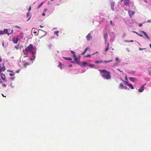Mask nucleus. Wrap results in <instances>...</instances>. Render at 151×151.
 Listing matches in <instances>:
<instances>
[{
	"label": "nucleus",
	"mask_w": 151,
	"mask_h": 151,
	"mask_svg": "<svg viewBox=\"0 0 151 151\" xmlns=\"http://www.w3.org/2000/svg\"><path fill=\"white\" fill-rule=\"evenodd\" d=\"M117 70H118L119 71H120V72H122V71L121 70H120V69H117Z\"/></svg>",
	"instance_id": "0e129e2a"
},
{
	"label": "nucleus",
	"mask_w": 151,
	"mask_h": 151,
	"mask_svg": "<svg viewBox=\"0 0 151 151\" xmlns=\"http://www.w3.org/2000/svg\"><path fill=\"white\" fill-rule=\"evenodd\" d=\"M73 57L74 58V60L75 61H76V63H77L78 65H80L79 60L76 57V55H73Z\"/></svg>",
	"instance_id": "39448f33"
},
{
	"label": "nucleus",
	"mask_w": 151,
	"mask_h": 151,
	"mask_svg": "<svg viewBox=\"0 0 151 151\" xmlns=\"http://www.w3.org/2000/svg\"><path fill=\"white\" fill-rule=\"evenodd\" d=\"M128 86H129L130 88L131 89H133L134 88L133 86L131 83H129V84Z\"/></svg>",
	"instance_id": "412c9836"
},
{
	"label": "nucleus",
	"mask_w": 151,
	"mask_h": 151,
	"mask_svg": "<svg viewBox=\"0 0 151 151\" xmlns=\"http://www.w3.org/2000/svg\"><path fill=\"white\" fill-rule=\"evenodd\" d=\"M31 10V6H30V7L29 8V9H28V11H29H29H30Z\"/></svg>",
	"instance_id": "de8ad7c7"
},
{
	"label": "nucleus",
	"mask_w": 151,
	"mask_h": 151,
	"mask_svg": "<svg viewBox=\"0 0 151 151\" xmlns=\"http://www.w3.org/2000/svg\"><path fill=\"white\" fill-rule=\"evenodd\" d=\"M10 75L11 76H14V74H13L12 73H10Z\"/></svg>",
	"instance_id": "49530a36"
},
{
	"label": "nucleus",
	"mask_w": 151,
	"mask_h": 151,
	"mask_svg": "<svg viewBox=\"0 0 151 151\" xmlns=\"http://www.w3.org/2000/svg\"><path fill=\"white\" fill-rule=\"evenodd\" d=\"M3 32L1 31H0V35H3Z\"/></svg>",
	"instance_id": "c9c22d12"
},
{
	"label": "nucleus",
	"mask_w": 151,
	"mask_h": 151,
	"mask_svg": "<svg viewBox=\"0 0 151 151\" xmlns=\"http://www.w3.org/2000/svg\"><path fill=\"white\" fill-rule=\"evenodd\" d=\"M30 64L28 63H26L24 64V66L25 67H26L27 65H29Z\"/></svg>",
	"instance_id": "cd10ccee"
},
{
	"label": "nucleus",
	"mask_w": 151,
	"mask_h": 151,
	"mask_svg": "<svg viewBox=\"0 0 151 151\" xmlns=\"http://www.w3.org/2000/svg\"><path fill=\"white\" fill-rule=\"evenodd\" d=\"M1 61V58L0 57V62Z\"/></svg>",
	"instance_id": "69168bd1"
},
{
	"label": "nucleus",
	"mask_w": 151,
	"mask_h": 151,
	"mask_svg": "<svg viewBox=\"0 0 151 151\" xmlns=\"http://www.w3.org/2000/svg\"><path fill=\"white\" fill-rule=\"evenodd\" d=\"M1 78H2V80L4 81H7V80L6 79L5 75L4 74L1 73Z\"/></svg>",
	"instance_id": "0eeeda50"
},
{
	"label": "nucleus",
	"mask_w": 151,
	"mask_h": 151,
	"mask_svg": "<svg viewBox=\"0 0 151 151\" xmlns=\"http://www.w3.org/2000/svg\"><path fill=\"white\" fill-rule=\"evenodd\" d=\"M147 22H151V20H149L147 21Z\"/></svg>",
	"instance_id": "13d9d810"
},
{
	"label": "nucleus",
	"mask_w": 151,
	"mask_h": 151,
	"mask_svg": "<svg viewBox=\"0 0 151 151\" xmlns=\"http://www.w3.org/2000/svg\"><path fill=\"white\" fill-rule=\"evenodd\" d=\"M103 62L102 60L100 61H95V63H103Z\"/></svg>",
	"instance_id": "aec40b11"
},
{
	"label": "nucleus",
	"mask_w": 151,
	"mask_h": 151,
	"mask_svg": "<svg viewBox=\"0 0 151 151\" xmlns=\"http://www.w3.org/2000/svg\"><path fill=\"white\" fill-rule=\"evenodd\" d=\"M125 79L126 80H127V76H125Z\"/></svg>",
	"instance_id": "680f3d73"
},
{
	"label": "nucleus",
	"mask_w": 151,
	"mask_h": 151,
	"mask_svg": "<svg viewBox=\"0 0 151 151\" xmlns=\"http://www.w3.org/2000/svg\"><path fill=\"white\" fill-rule=\"evenodd\" d=\"M109 44L108 43L107 44V46L106 47L105 49V51L106 52L108 50V49L109 47Z\"/></svg>",
	"instance_id": "a211bd4d"
},
{
	"label": "nucleus",
	"mask_w": 151,
	"mask_h": 151,
	"mask_svg": "<svg viewBox=\"0 0 151 151\" xmlns=\"http://www.w3.org/2000/svg\"><path fill=\"white\" fill-rule=\"evenodd\" d=\"M108 35L107 33H105L104 35V38L105 40V43H106L107 40L108 38Z\"/></svg>",
	"instance_id": "ddd939ff"
},
{
	"label": "nucleus",
	"mask_w": 151,
	"mask_h": 151,
	"mask_svg": "<svg viewBox=\"0 0 151 151\" xmlns=\"http://www.w3.org/2000/svg\"><path fill=\"white\" fill-rule=\"evenodd\" d=\"M110 23L112 25H113V22H112V20H111L110 21Z\"/></svg>",
	"instance_id": "ea45409f"
},
{
	"label": "nucleus",
	"mask_w": 151,
	"mask_h": 151,
	"mask_svg": "<svg viewBox=\"0 0 151 151\" xmlns=\"http://www.w3.org/2000/svg\"><path fill=\"white\" fill-rule=\"evenodd\" d=\"M35 48L33 47L32 44H30L29 46L25 49V50L27 52H31L33 55H35Z\"/></svg>",
	"instance_id": "f03ea898"
},
{
	"label": "nucleus",
	"mask_w": 151,
	"mask_h": 151,
	"mask_svg": "<svg viewBox=\"0 0 151 151\" xmlns=\"http://www.w3.org/2000/svg\"><path fill=\"white\" fill-rule=\"evenodd\" d=\"M124 86L122 83H120L119 85V88L121 89H123Z\"/></svg>",
	"instance_id": "4be33fe9"
},
{
	"label": "nucleus",
	"mask_w": 151,
	"mask_h": 151,
	"mask_svg": "<svg viewBox=\"0 0 151 151\" xmlns=\"http://www.w3.org/2000/svg\"><path fill=\"white\" fill-rule=\"evenodd\" d=\"M6 70L4 63L0 65V73L1 72L4 71Z\"/></svg>",
	"instance_id": "20e7f679"
},
{
	"label": "nucleus",
	"mask_w": 151,
	"mask_h": 151,
	"mask_svg": "<svg viewBox=\"0 0 151 151\" xmlns=\"http://www.w3.org/2000/svg\"><path fill=\"white\" fill-rule=\"evenodd\" d=\"M27 18H28L27 21H28L31 18V16L30 12H27Z\"/></svg>",
	"instance_id": "4468645a"
},
{
	"label": "nucleus",
	"mask_w": 151,
	"mask_h": 151,
	"mask_svg": "<svg viewBox=\"0 0 151 151\" xmlns=\"http://www.w3.org/2000/svg\"><path fill=\"white\" fill-rule=\"evenodd\" d=\"M19 39L18 37H14L13 39V41L14 43H17Z\"/></svg>",
	"instance_id": "9b49d317"
},
{
	"label": "nucleus",
	"mask_w": 151,
	"mask_h": 151,
	"mask_svg": "<svg viewBox=\"0 0 151 151\" xmlns=\"http://www.w3.org/2000/svg\"><path fill=\"white\" fill-rule=\"evenodd\" d=\"M138 36H139L141 37H143V36H142V35H140V34H138Z\"/></svg>",
	"instance_id": "09e8293b"
},
{
	"label": "nucleus",
	"mask_w": 151,
	"mask_h": 151,
	"mask_svg": "<svg viewBox=\"0 0 151 151\" xmlns=\"http://www.w3.org/2000/svg\"><path fill=\"white\" fill-rule=\"evenodd\" d=\"M54 34L55 35H56L58 37V33H59V31H58L54 32Z\"/></svg>",
	"instance_id": "5701e85b"
},
{
	"label": "nucleus",
	"mask_w": 151,
	"mask_h": 151,
	"mask_svg": "<svg viewBox=\"0 0 151 151\" xmlns=\"http://www.w3.org/2000/svg\"><path fill=\"white\" fill-rule=\"evenodd\" d=\"M111 7H114V2H111Z\"/></svg>",
	"instance_id": "c756f323"
},
{
	"label": "nucleus",
	"mask_w": 151,
	"mask_h": 151,
	"mask_svg": "<svg viewBox=\"0 0 151 151\" xmlns=\"http://www.w3.org/2000/svg\"><path fill=\"white\" fill-rule=\"evenodd\" d=\"M135 13V12L132 11H129L128 14L130 17H132V16Z\"/></svg>",
	"instance_id": "6e6552de"
},
{
	"label": "nucleus",
	"mask_w": 151,
	"mask_h": 151,
	"mask_svg": "<svg viewBox=\"0 0 151 151\" xmlns=\"http://www.w3.org/2000/svg\"><path fill=\"white\" fill-rule=\"evenodd\" d=\"M89 66L90 67L93 68V67L94 66V65H93V64H90L89 65Z\"/></svg>",
	"instance_id": "72a5a7b5"
},
{
	"label": "nucleus",
	"mask_w": 151,
	"mask_h": 151,
	"mask_svg": "<svg viewBox=\"0 0 151 151\" xmlns=\"http://www.w3.org/2000/svg\"><path fill=\"white\" fill-rule=\"evenodd\" d=\"M114 7H111V9L112 10L114 11Z\"/></svg>",
	"instance_id": "6e6d98bb"
},
{
	"label": "nucleus",
	"mask_w": 151,
	"mask_h": 151,
	"mask_svg": "<svg viewBox=\"0 0 151 151\" xmlns=\"http://www.w3.org/2000/svg\"><path fill=\"white\" fill-rule=\"evenodd\" d=\"M63 58L64 59H65V60H72V59L69 58V57H63Z\"/></svg>",
	"instance_id": "6ab92c4d"
},
{
	"label": "nucleus",
	"mask_w": 151,
	"mask_h": 151,
	"mask_svg": "<svg viewBox=\"0 0 151 151\" xmlns=\"http://www.w3.org/2000/svg\"><path fill=\"white\" fill-rule=\"evenodd\" d=\"M113 61L112 60H111L109 61H105L103 62L105 63H108L111 62H112Z\"/></svg>",
	"instance_id": "a878e982"
},
{
	"label": "nucleus",
	"mask_w": 151,
	"mask_h": 151,
	"mask_svg": "<svg viewBox=\"0 0 151 151\" xmlns=\"http://www.w3.org/2000/svg\"><path fill=\"white\" fill-rule=\"evenodd\" d=\"M20 71V70H17L16 71V73H19Z\"/></svg>",
	"instance_id": "8fccbe9b"
},
{
	"label": "nucleus",
	"mask_w": 151,
	"mask_h": 151,
	"mask_svg": "<svg viewBox=\"0 0 151 151\" xmlns=\"http://www.w3.org/2000/svg\"><path fill=\"white\" fill-rule=\"evenodd\" d=\"M144 90V86H142L141 88L138 89V91L140 92H142Z\"/></svg>",
	"instance_id": "2eb2a0df"
},
{
	"label": "nucleus",
	"mask_w": 151,
	"mask_h": 151,
	"mask_svg": "<svg viewBox=\"0 0 151 151\" xmlns=\"http://www.w3.org/2000/svg\"><path fill=\"white\" fill-rule=\"evenodd\" d=\"M142 24H139V27H141L142 26Z\"/></svg>",
	"instance_id": "3c124183"
},
{
	"label": "nucleus",
	"mask_w": 151,
	"mask_h": 151,
	"mask_svg": "<svg viewBox=\"0 0 151 151\" xmlns=\"http://www.w3.org/2000/svg\"><path fill=\"white\" fill-rule=\"evenodd\" d=\"M127 87H125V86H124V88H123V89H127Z\"/></svg>",
	"instance_id": "bf43d9fd"
},
{
	"label": "nucleus",
	"mask_w": 151,
	"mask_h": 151,
	"mask_svg": "<svg viewBox=\"0 0 151 151\" xmlns=\"http://www.w3.org/2000/svg\"><path fill=\"white\" fill-rule=\"evenodd\" d=\"M2 96H4V97H6V96H4V95L3 94H2Z\"/></svg>",
	"instance_id": "338daca9"
},
{
	"label": "nucleus",
	"mask_w": 151,
	"mask_h": 151,
	"mask_svg": "<svg viewBox=\"0 0 151 151\" xmlns=\"http://www.w3.org/2000/svg\"><path fill=\"white\" fill-rule=\"evenodd\" d=\"M129 78L130 81L133 82H134L136 79L135 78H133L131 77H129Z\"/></svg>",
	"instance_id": "f3484780"
},
{
	"label": "nucleus",
	"mask_w": 151,
	"mask_h": 151,
	"mask_svg": "<svg viewBox=\"0 0 151 151\" xmlns=\"http://www.w3.org/2000/svg\"><path fill=\"white\" fill-rule=\"evenodd\" d=\"M37 29L35 28L32 29V32L35 36L38 35V34H39V33H37Z\"/></svg>",
	"instance_id": "423d86ee"
},
{
	"label": "nucleus",
	"mask_w": 151,
	"mask_h": 151,
	"mask_svg": "<svg viewBox=\"0 0 151 151\" xmlns=\"http://www.w3.org/2000/svg\"><path fill=\"white\" fill-rule=\"evenodd\" d=\"M146 36V37H147V38L148 39V40H149L150 39H149V36H148L147 35H147H146L145 36Z\"/></svg>",
	"instance_id": "4c0bfd02"
},
{
	"label": "nucleus",
	"mask_w": 151,
	"mask_h": 151,
	"mask_svg": "<svg viewBox=\"0 0 151 151\" xmlns=\"http://www.w3.org/2000/svg\"><path fill=\"white\" fill-rule=\"evenodd\" d=\"M71 53L73 54V55H75V52L73 51H71Z\"/></svg>",
	"instance_id": "e433bc0d"
},
{
	"label": "nucleus",
	"mask_w": 151,
	"mask_h": 151,
	"mask_svg": "<svg viewBox=\"0 0 151 151\" xmlns=\"http://www.w3.org/2000/svg\"><path fill=\"white\" fill-rule=\"evenodd\" d=\"M58 67H60V69H62V66H61V63L60 62H59V65H58Z\"/></svg>",
	"instance_id": "c85d7f7f"
},
{
	"label": "nucleus",
	"mask_w": 151,
	"mask_h": 151,
	"mask_svg": "<svg viewBox=\"0 0 151 151\" xmlns=\"http://www.w3.org/2000/svg\"><path fill=\"white\" fill-rule=\"evenodd\" d=\"M150 48H151V44H150Z\"/></svg>",
	"instance_id": "774afa93"
},
{
	"label": "nucleus",
	"mask_w": 151,
	"mask_h": 151,
	"mask_svg": "<svg viewBox=\"0 0 151 151\" xmlns=\"http://www.w3.org/2000/svg\"><path fill=\"white\" fill-rule=\"evenodd\" d=\"M35 56L34 55H33L32 58H30V60H31L33 61L35 60Z\"/></svg>",
	"instance_id": "b1692460"
},
{
	"label": "nucleus",
	"mask_w": 151,
	"mask_h": 151,
	"mask_svg": "<svg viewBox=\"0 0 151 151\" xmlns=\"http://www.w3.org/2000/svg\"><path fill=\"white\" fill-rule=\"evenodd\" d=\"M128 42H133V40H131L129 41H127Z\"/></svg>",
	"instance_id": "864d4df0"
},
{
	"label": "nucleus",
	"mask_w": 151,
	"mask_h": 151,
	"mask_svg": "<svg viewBox=\"0 0 151 151\" xmlns=\"http://www.w3.org/2000/svg\"><path fill=\"white\" fill-rule=\"evenodd\" d=\"M8 30L7 29H5L4 30V32L5 33H6L8 34Z\"/></svg>",
	"instance_id": "bb28decb"
},
{
	"label": "nucleus",
	"mask_w": 151,
	"mask_h": 151,
	"mask_svg": "<svg viewBox=\"0 0 151 151\" xmlns=\"http://www.w3.org/2000/svg\"><path fill=\"white\" fill-rule=\"evenodd\" d=\"M14 47L17 49L18 50L19 48V45H16Z\"/></svg>",
	"instance_id": "473e14b6"
},
{
	"label": "nucleus",
	"mask_w": 151,
	"mask_h": 151,
	"mask_svg": "<svg viewBox=\"0 0 151 151\" xmlns=\"http://www.w3.org/2000/svg\"><path fill=\"white\" fill-rule=\"evenodd\" d=\"M13 30H11L10 29H9L8 30V35H9V34L12 33H13Z\"/></svg>",
	"instance_id": "dca6fc26"
},
{
	"label": "nucleus",
	"mask_w": 151,
	"mask_h": 151,
	"mask_svg": "<svg viewBox=\"0 0 151 151\" xmlns=\"http://www.w3.org/2000/svg\"><path fill=\"white\" fill-rule=\"evenodd\" d=\"M124 81L125 83V84L127 85L128 86L129 84L130 83H129L128 81Z\"/></svg>",
	"instance_id": "7c9ffc66"
},
{
	"label": "nucleus",
	"mask_w": 151,
	"mask_h": 151,
	"mask_svg": "<svg viewBox=\"0 0 151 151\" xmlns=\"http://www.w3.org/2000/svg\"><path fill=\"white\" fill-rule=\"evenodd\" d=\"M45 14L44 13H43L42 14V15L43 16H45Z\"/></svg>",
	"instance_id": "5fc2aeb1"
},
{
	"label": "nucleus",
	"mask_w": 151,
	"mask_h": 151,
	"mask_svg": "<svg viewBox=\"0 0 151 151\" xmlns=\"http://www.w3.org/2000/svg\"><path fill=\"white\" fill-rule=\"evenodd\" d=\"M91 56V55L90 54L86 56V57H90Z\"/></svg>",
	"instance_id": "c03bdc74"
},
{
	"label": "nucleus",
	"mask_w": 151,
	"mask_h": 151,
	"mask_svg": "<svg viewBox=\"0 0 151 151\" xmlns=\"http://www.w3.org/2000/svg\"><path fill=\"white\" fill-rule=\"evenodd\" d=\"M15 27H16L18 28H20V27L19 26H16Z\"/></svg>",
	"instance_id": "4d7b16f0"
},
{
	"label": "nucleus",
	"mask_w": 151,
	"mask_h": 151,
	"mask_svg": "<svg viewBox=\"0 0 151 151\" xmlns=\"http://www.w3.org/2000/svg\"><path fill=\"white\" fill-rule=\"evenodd\" d=\"M87 64V63L85 62H83V63H82V65H81V64H80V66H84L86 65Z\"/></svg>",
	"instance_id": "393cba45"
},
{
	"label": "nucleus",
	"mask_w": 151,
	"mask_h": 151,
	"mask_svg": "<svg viewBox=\"0 0 151 151\" xmlns=\"http://www.w3.org/2000/svg\"><path fill=\"white\" fill-rule=\"evenodd\" d=\"M40 27L41 28L43 27V26H42V25H40Z\"/></svg>",
	"instance_id": "e2e57ef3"
},
{
	"label": "nucleus",
	"mask_w": 151,
	"mask_h": 151,
	"mask_svg": "<svg viewBox=\"0 0 151 151\" xmlns=\"http://www.w3.org/2000/svg\"><path fill=\"white\" fill-rule=\"evenodd\" d=\"M132 32L135 33V34H136L137 35H138V33L135 31H133Z\"/></svg>",
	"instance_id": "37998d69"
},
{
	"label": "nucleus",
	"mask_w": 151,
	"mask_h": 151,
	"mask_svg": "<svg viewBox=\"0 0 151 151\" xmlns=\"http://www.w3.org/2000/svg\"><path fill=\"white\" fill-rule=\"evenodd\" d=\"M23 53L24 54V57H28V52H27L25 50H23Z\"/></svg>",
	"instance_id": "f8f14e48"
},
{
	"label": "nucleus",
	"mask_w": 151,
	"mask_h": 151,
	"mask_svg": "<svg viewBox=\"0 0 151 151\" xmlns=\"http://www.w3.org/2000/svg\"><path fill=\"white\" fill-rule=\"evenodd\" d=\"M43 4V2H42L41 4L39 6H38V9H39V8H40L41 6H42V5Z\"/></svg>",
	"instance_id": "2f4dec72"
},
{
	"label": "nucleus",
	"mask_w": 151,
	"mask_h": 151,
	"mask_svg": "<svg viewBox=\"0 0 151 151\" xmlns=\"http://www.w3.org/2000/svg\"><path fill=\"white\" fill-rule=\"evenodd\" d=\"M14 78V77H11L10 78L12 80H13Z\"/></svg>",
	"instance_id": "a19ab883"
},
{
	"label": "nucleus",
	"mask_w": 151,
	"mask_h": 151,
	"mask_svg": "<svg viewBox=\"0 0 151 151\" xmlns=\"http://www.w3.org/2000/svg\"><path fill=\"white\" fill-rule=\"evenodd\" d=\"M142 33H143L145 35V36L146 35H147V34H146V33L144 31H142Z\"/></svg>",
	"instance_id": "f704fd0d"
},
{
	"label": "nucleus",
	"mask_w": 151,
	"mask_h": 151,
	"mask_svg": "<svg viewBox=\"0 0 151 151\" xmlns=\"http://www.w3.org/2000/svg\"><path fill=\"white\" fill-rule=\"evenodd\" d=\"M2 86L4 87H6V84H2Z\"/></svg>",
	"instance_id": "58836bf2"
},
{
	"label": "nucleus",
	"mask_w": 151,
	"mask_h": 151,
	"mask_svg": "<svg viewBox=\"0 0 151 151\" xmlns=\"http://www.w3.org/2000/svg\"><path fill=\"white\" fill-rule=\"evenodd\" d=\"M99 71L101 73V76L106 79L109 80L111 78L110 72L109 71H108L104 70H99Z\"/></svg>",
	"instance_id": "f257e3e1"
},
{
	"label": "nucleus",
	"mask_w": 151,
	"mask_h": 151,
	"mask_svg": "<svg viewBox=\"0 0 151 151\" xmlns=\"http://www.w3.org/2000/svg\"><path fill=\"white\" fill-rule=\"evenodd\" d=\"M130 3L129 0H124V4L125 5L129 6Z\"/></svg>",
	"instance_id": "1a4fd4ad"
},
{
	"label": "nucleus",
	"mask_w": 151,
	"mask_h": 151,
	"mask_svg": "<svg viewBox=\"0 0 151 151\" xmlns=\"http://www.w3.org/2000/svg\"><path fill=\"white\" fill-rule=\"evenodd\" d=\"M89 48L88 47H86V48L85 49V51H86L87 50H88L89 49Z\"/></svg>",
	"instance_id": "79ce46f5"
},
{
	"label": "nucleus",
	"mask_w": 151,
	"mask_h": 151,
	"mask_svg": "<svg viewBox=\"0 0 151 151\" xmlns=\"http://www.w3.org/2000/svg\"><path fill=\"white\" fill-rule=\"evenodd\" d=\"M47 9H44V11L45 12H46L47 11Z\"/></svg>",
	"instance_id": "052dcab7"
},
{
	"label": "nucleus",
	"mask_w": 151,
	"mask_h": 151,
	"mask_svg": "<svg viewBox=\"0 0 151 151\" xmlns=\"http://www.w3.org/2000/svg\"><path fill=\"white\" fill-rule=\"evenodd\" d=\"M39 33L40 37V38H41L43 37L46 36L47 34V33L46 31L42 30H41V31Z\"/></svg>",
	"instance_id": "7ed1b4c3"
},
{
	"label": "nucleus",
	"mask_w": 151,
	"mask_h": 151,
	"mask_svg": "<svg viewBox=\"0 0 151 151\" xmlns=\"http://www.w3.org/2000/svg\"><path fill=\"white\" fill-rule=\"evenodd\" d=\"M86 51H85V50H84V52H83L82 53V55H84L85 53L86 52Z\"/></svg>",
	"instance_id": "a18cd8bd"
},
{
	"label": "nucleus",
	"mask_w": 151,
	"mask_h": 151,
	"mask_svg": "<svg viewBox=\"0 0 151 151\" xmlns=\"http://www.w3.org/2000/svg\"><path fill=\"white\" fill-rule=\"evenodd\" d=\"M87 40L89 41L91 39H92V37L90 33H89L86 37Z\"/></svg>",
	"instance_id": "9d476101"
},
{
	"label": "nucleus",
	"mask_w": 151,
	"mask_h": 151,
	"mask_svg": "<svg viewBox=\"0 0 151 151\" xmlns=\"http://www.w3.org/2000/svg\"><path fill=\"white\" fill-rule=\"evenodd\" d=\"M119 60V58H116V61H117Z\"/></svg>",
	"instance_id": "603ef678"
}]
</instances>
